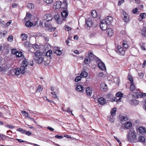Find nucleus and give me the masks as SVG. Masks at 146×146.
Listing matches in <instances>:
<instances>
[{"label": "nucleus", "mask_w": 146, "mask_h": 146, "mask_svg": "<svg viewBox=\"0 0 146 146\" xmlns=\"http://www.w3.org/2000/svg\"><path fill=\"white\" fill-rule=\"evenodd\" d=\"M54 6H56V8L58 9L62 7L61 2L60 1H56L54 4Z\"/></svg>", "instance_id": "obj_18"}, {"label": "nucleus", "mask_w": 146, "mask_h": 146, "mask_svg": "<svg viewBox=\"0 0 146 146\" xmlns=\"http://www.w3.org/2000/svg\"><path fill=\"white\" fill-rule=\"evenodd\" d=\"M67 3L66 0H64L62 3L61 2V6L64 9H67Z\"/></svg>", "instance_id": "obj_17"}, {"label": "nucleus", "mask_w": 146, "mask_h": 146, "mask_svg": "<svg viewBox=\"0 0 146 146\" xmlns=\"http://www.w3.org/2000/svg\"><path fill=\"white\" fill-rule=\"evenodd\" d=\"M53 52L58 55H60L62 53L61 50L58 48H54L53 50Z\"/></svg>", "instance_id": "obj_19"}, {"label": "nucleus", "mask_w": 146, "mask_h": 146, "mask_svg": "<svg viewBox=\"0 0 146 146\" xmlns=\"http://www.w3.org/2000/svg\"><path fill=\"white\" fill-rule=\"evenodd\" d=\"M40 24L42 25L43 27H45L46 29H47V30L50 32L54 31L56 29L55 28L52 27L50 24L48 22L46 21V22H44L42 21V22H40Z\"/></svg>", "instance_id": "obj_3"}, {"label": "nucleus", "mask_w": 146, "mask_h": 146, "mask_svg": "<svg viewBox=\"0 0 146 146\" xmlns=\"http://www.w3.org/2000/svg\"><path fill=\"white\" fill-rule=\"evenodd\" d=\"M28 64V62L27 59H25L22 62V65L23 66L26 67L27 66Z\"/></svg>", "instance_id": "obj_36"}, {"label": "nucleus", "mask_w": 146, "mask_h": 146, "mask_svg": "<svg viewBox=\"0 0 146 146\" xmlns=\"http://www.w3.org/2000/svg\"><path fill=\"white\" fill-rule=\"evenodd\" d=\"M8 41L12 42L13 41V36L12 35H10L7 38Z\"/></svg>", "instance_id": "obj_43"}, {"label": "nucleus", "mask_w": 146, "mask_h": 146, "mask_svg": "<svg viewBox=\"0 0 146 146\" xmlns=\"http://www.w3.org/2000/svg\"><path fill=\"white\" fill-rule=\"evenodd\" d=\"M14 72L15 75L17 76L19 75L21 73L20 70V68H17L14 70Z\"/></svg>", "instance_id": "obj_39"}, {"label": "nucleus", "mask_w": 146, "mask_h": 146, "mask_svg": "<svg viewBox=\"0 0 146 146\" xmlns=\"http://www.w3.org/2000/svg\"><path fill=\"white\" fill-rule=\"evenodd\" d=\"M107 24L106 23V21L104 20H103L100 23V26L101 29L102 30L105 31L107 28Z\"/></svg>", "instance_id": "obj_4"}, {"label": "nucleus", "mask_w": 146, "mask_h": 146, "mask_svg": "<svg viewBox=\"0 0 146 146\" xmlns=\"http://www.w3.org/2000/svg\"><path fill=\"white\" fill-rule=\"evenodd\" d=\"M107 32L108 35L110 36H111L113 34V31L110 28L107 29Z\"/></svg>", "instance_id": "obj_20"}, {"label": "nucleus", "mask_w": 146, "mask_h": 146, "mask_svg": "<svg viewBox=\"0 0 146 146\" xmlns=\"http://www.w3.org/2000/svg\"><path fill=\"white\" fill-rule=\"evenodd\" d=\"M91 15L93 18H95L97 15L96 11L95 10H92V12Z\"/></svg>", "instance_id": "obj_37"}, {"label": "nucleus", "mask_w": 146, "mask_h": 146, "mask_svg": "<svg viewBox=\"0 0 146 146\" xmlns=\"http://www.w3.org/2000/svg\"><path fill=\"white\" fill-rule=\"evenodd\" d=\"M98 101L99 103L102 105L104 104H106V100L103 97H100L99 98Z\"/></svg>", "instance_id": "obj_12"}, {"label": "nucleus", "mask_w": 146, "mask_h": 146, "mask_svg": "<svg viewBox=\"0 0 146 146\" xmlns=\"http://www.w3.org/2000/svg\"><path fill=\"white\" fill-rule=\"evenodd\" d=\"M100 89L102 91H106L107 87V85L104 83H102L100 86Z\"/></svg>", "instance_id": "obj_14"}, {"label": "nucleus", "mask_w": 146, "mask_h": 146, "mask_svg": "<svg viewBox=\"0 0 146 146\" xmlns=\"http://www.w3.org/2000/svg\"><path fill=\"white\" fill-rule=\"evenodd\" d=\"M86 94L88 96H91L92 93V91L91 88L89 87H87L86 89Z\"/></svg>", "instance_id": "obj_13"}, {"label": "nucleus", "mask_w": 146, "mask_h": 146, "mask_svg": "<svg viewBox=\"0 0 146 146\" xmlns=\"http://www.w3.org/2000/svg\"><path fill=\"white\" fill-rule=\"evenodd\" d=\"M52 53V51L51 50H49L46 52L45 56V59L46 57H50Z\"/></svg>", "instance_id": "obj_26"}, {"label": "nucleus", "mask_w": 146, "mask_h": 146, "mask_svg": "<svg viewBox=\"0 0 146 146\" xmlns=\"http://www.w3.org/2000/svg\"><path fill=\"white\" fill-rule=\"evenodd\" d=\"M28 37L27 35L25 33H22L21 35V38L23 40H26Z\"/></svg>", "instance_id": "obj_21"}, {"label": "nucleus", "mask_w": 146, "mask_h": 146, "mask_svg": "<svg viewBox=\"0 0 146 146\" xmlns=\"http://www.w3.org/2000/svg\"><path fill=\"white\" fill-rule=\"evenodd\" d=\"M61 14L62 17L64 18H63V20H64V18L65 19V18L68 15V13L66 10L62 12Z\"/></svg>", "instance_id": "obj_22"}, {"label": "nucleus", "mask_w": 146, "mask_h": 146, "mask_svg": "<svg viewBox=\"0 0 146 146\" xmlns=\"http://www.w3.org/2000/svg\"><path fill=\"white\" fill-rule=\"evenodd\" d=\"M16 56L17 57H20L21 58L23 57V54L22 52H21L18 51L16 53Z\"/></svg>", "instance_id": "obj_23"}, {"label": "nucleus", "mask_w": 146, "mask_h": 146, "mask_svg": "<svg viewBox=\"0 0 146 146\" xmlns=\"http://www.w3.org/2000/svg\"><path fill=\"white\" fill-rule=\"evenodd\" d=\"M81 78H82L80 76H77L75 79V82H78L81 80Z\"/></svg>", "instance_id": "obj_52"}, {"label": "nucleus", "mask_w": 146, "mask_h": 146, "mask_svg": "<svg viewBox=\"0 0 146 146\" xmlns=\"http://www.w3.org/2000/svg\"><path fill=\"white\" fill-rule=\"evenodd\" d=\"M130 89L131 91H133L135 89V86L134 84V83H131V84L130 86Z\"/></svg>", "instance_id": "obj_31"}, {"label": "nucleus", "mask_w": 146, "mask_h": 146, "mask_svg": "<svg viewBox=\"0 0 146 146\" xmlns=\"http://www.w3.org/2000/svg\"><path fill=\"white\" fill-rule=\"evenodd\" d=\"M123 44L124 48L125 49L129 47L127 42L125 40H123Z\"/></svg>", "instance_id": "obj_35"}, {"label": "nucleus", "mask_w": 146, "mask_h": 146, "mask_svg": "<svg viewBox=\"0 0 146 146\" xmlns=\"http://www.w3.org/2000/svg\"><path fill=\"white\" fill-rule=\"evenodd\" d=\"M138 75L140 78H142L144 76L143 73L141 72H139L138 73Z\"/></svg>", "instance_id": "obj_55"}, {"label": "nucleus", "mask_w": 146, "mask_h": 146, "mask_svg": "<svg viewBox=\"0 0 146 146\" xmlns=\"http://www.w3.org/2000/svg\"><path fill=\"white\" fill-rule=\"evenodd\" d=\"M99 68L102 70L106 69V68L104 63L99 59V62L98 63Z\"/></svg>", "instance_id": "obj_9"}, {"label": "nucleus", "mask_w": 146, "mask_h": 146, "mask_svg": "<svg viewBox=\"0 0 146 146\" xmlns=\"http://www.w3.org/2000/svg\"><path fill=\"white\" fill-rule=\"evenodd\" d=\"M122 13L124 15L123 20L124 22H127L129 21V19L128 15L125 11H123Z\"/></svg>", "instance_id": "obj_11"}, {"label": "nucleus", "mask_w": 146, "mask_h": 146, "mask_svg": "<svg viewBox=\"0 0 146 146\" xmlns=\"http://www.w3.org/2000/svg\"><path fill=\"white\" fill-rule=\"evenodd\" d=\"M46 3L50 4L52 3L53 0H43Z\"/></svg>", "instance_id": "obj_54"}, {"label": "nucleus", "mask_w": 146, "mask_h": 146, "mask_svg": "<svg viewBox=\"0 0 146 146\" xmlns=\"http://www.w3.org/2000/svg\"><path fill=\"white\" fill-rule=\"evenodd\" d=\"M18 50L15 49H11V52L12 54H16V53H17Z\"/></svg>", "instance_id": "obj_48"}, {"label": "nucleus", "mask_w": 146, "mask_h": 146, "mask_svg": "<svg viewBox=\"0 0 146 146\" xmlns=\"http://www.w3.org/2000/svg\"><path fill=\"white\" fill-rule=\"evenodd\" d=\"M139 131L140 133H142L145 132V129L143 127H141L139 128Z\"/></svg>", "instance_id": "obj_33"}, {"label": "nucleus", "mask_w": 146, "mask_h": 146, "mask_svg": "<svg viewBox=\"0 0 146 146\" xmlns=\"http://www.w3.org/2000/svg\"><path fill=\"white\" fill-rule=\"evenodd\" d=\"M116 111V108H114L112 109L111 111V115L113 116H114L115 114V112Z\"/></svg>", "instance_id": "obj_34"}, {"label": "nucleus", "mask_w": 146, "mask_h": 146, "mask_svg": "<svg viewBox=\"0 0 146 146\" xmlns=\"http://www.w3.org/2000/svg\"><path fill=\"white\" fill-rule=\"evenodd\" d=\"M117 53L123 56L125 54V51L123 50V48L120 45H118L117 46Z\"/></svg>", "instance_id": "obj_7"}, {"label": "nucleus", "mask_w": 146, "mask_h": 146, "mask_svg": "<svg viewBox=\"0 0 146 146\" xmlns=\"http://www.w3.org/2000/svg\"><path fill=\"white\" fill-rule=\"evenodd\" d=\"M51 94L53 95V98H57L56 94L55 92H51Z\"/></svg>", "instance_id": "obj_59"}, {"label": "nucleus", "mask_w": 146, "mask_h": 146, "mask_svg": "<svg viewBox=\"0 0 146 146\" xmlns=\"http://www.w3.org/2000/svg\"><path fill=\"white\" fill-rule=\"evenodd\" d=\"M131 102L134 105H136L138 104L139 101L136 100H133Z\"/></svg>", "instance_id": "obj_50"}, {"label": "nucleus", "mask_w": 146, "mask_h": 146, "mask_svg": "<svg viewBox=\"0 0 146 146\" xmlns=\"http://www.w3.org/2000/svg\"><path fill=\"white\" fill-rule=\"evenodd\" d=\"M32 17V15L31 14H30L28 13H27L26 17L25 18V19H27L28 18H31Z\"/></svg>", "instance_id": "obj_46"}, {"label": "nucleus", "mask_w": 146, "mask_h": 146, "mask_svg": "<svg viewBox=\"0 0 146 146\" xmlns=\"http://www.w3.org/2000/svg\"><path fill=\"white\" fill-rule=\"evenodd\" d=\"M91 60L90 58L87 57L84 61V63L86 64H89L90 63Z\"/></svg>", "instance_id": "obj_38"}, {"label": "nucleus", "mask_w": 146, "mask_h": 146, "mask_svg": "<svg viewBox=\"0 0 146 146\" xmlns=\"http://www.w3.org/2000/svg\"><path fill=\"white\" fill-rule=\"evenodd\" d=\"M42 90V88L40 86H38V89H37L36 92H40V91Z\"/></svg>", "instance_id": "obj_64"}, {"label": "nucleus", "mask_w": 146, "mask_h": 146, "mask_svg": "<svg viewBox=\"0 0 146 146\" xmlns=\"http://www.w3.org/2000/svg\"><path fill=\"white\" fill-rule=\"evenodd\" d=\"M34 59L35 61L39 64L42 63L43 62H45V65H48L50 63V61L46 60L45 59V54L39 50H37L33 56Z\"/></svg>", "instance_id": "obj_1"}, {"label": "nucleus", "mask_w": 146, "mask_h": 146, "mask_svg": "<svg viewBox=\"0 0 146 146\" xmlns=\"http://www.w3.org/2000/svg\"><path fill=\"white\" fill-rule=\"evenodd\" d=\"M52 18V17L50 14H48L44 15L43 17V19L44 21L48 22L51 20Z\"/></svg>", "instance_id": "obj_5"}, {"label": "nucleus", "mask_w": 146, "mask_h": 146, "mask_svg": "<svg viewBox=\"0 0 146 146\" xmlns=\"http://www.w3.org/2000/svg\"><path fill=\"white\" fill-rule=\"evenodd\" d=\"M127 136L129 141L133 140L136 138L135 131L133 129H130Z\"/></svg>", "instance_id": "obj_2"}, {"label": "nucleus", "mask_w": 146, "mask_h": 146, "mask_svg": "<svg viewBox=\"0 0 146 146\" xmlns=\"http://www.w3.org/2000/svg\"><path fill=\"white\" fill-rule=\"evenodd\" d=\"M140 16L142 19H144L146 17V13H142L140 15Z\"/></svg>", "instance_id": "obj_53"}, {"label": "nucleus", "mask_w": 146, "mask_h": 146, "mask_svg": "<svg viewBox=\"0 0 146 146\" xmlns=\"http://www.w3.org/2000/svg\"><path fill=\"white\" fill-rule=\"evenodd\" d=\"M88 75V73L85 71H82L80 74V76L82 77H86Z\"/></svg>", "instance_id": "obj_32"}, {"label": "nucleus", "mask_w": 146, "mask_h": 146, "mask_svg": "<svg viewBox=\"0 0 146 146\" xmlns=\"http://www.w3.org/2000/svg\"><path fill=\"white\" fill-rule=\"evenodd\" d=\"M127 120V117L125 116H123L121 117V121L124 122Z\"/></svg>", "instance_id": "obj_49"}, {"label": "nucleus", "mask_w": 146, "mask_h": 146, "mask_svg": "<svg viewBox=\"0 0 146 146\" xmlns=\"http://www.w3.org/2000/svg\"><path fill=\"white\" fill-rule=\"evenodd\" d=\"M27 7L29 9H32L34 7V6L31 3H29L27 4Z\"/></svg>", "instance_id": "obj_51"}, {"label": "nucleus", "mask_w": 146, "mask_h": 146, "mask_svg": "<svg viewBox=\"0 0 146 146\" xmlns=\"http://www.w3.org/2000/svg\"><path fill=\"white\" fill-rule=\"evenodd\" d=\"M127 79L130 81L131 83L133 82V78L131 75H128L127 76Z\"/></svg>", "instance_id": "obj_42"}, {"label": "nucleus", "mask_w": 146, "mask_h": 146, "mask_svg": "<svg viewBox=\"0 0 146 146\" xmlns=\"http://www.w3.org/2000/svg\"><path fill=\"white\" fill-rule=\"evenodd\" d=\"M88 55V56L87 57L90 58L92 60L96 57L94 54H93L92 52L91 51H89Z\"/></svg>", "instance_id": "obj_15"}, {"label": "nucleus", "mask_w": 146, "mask_h": 146, "mask_svg": "<svg viewBox=\"0 0 146 146\" xmlns=\"http://www.w3.org/2000/svg\"><path fill=\"white\" fill-rule=\"evenodd\" d=\"M124 1V0H119L118 2V5L120 6Z\"/></svg>", "instance_id": "obj_60"}, {"label": "nucleus", "mask_w": 146, "mask_h": 146, "mask_svg": "<svg viewBox=\"0 0 146 146\" xmlns=\"http://www.w3.org/2000/svg\"><path fill=\"white\" fill-rule=\"evenodd\" d=\"M83 88L84 87L82 86L78 85L76 87V90L78 92H83L84 91Z\"/></svg>", "instance_id": "obj_16"}, {"label": "nucleus", "mask_w": 146, "mask_h": 146, "mask_svg": "<svg viewBox=\"0 0 146 146\" xmlns=\"http://www.w3.org/2000/svg\"><path fill=\"white\" fill-rule=\"evenodd\" d=\"M86 24L88 27H90L92 26V27H95L97 26L96 23H92L91 20L90 19H89L87 21H86Z\"/></svg>", "instance_id": "obj_6"}, {"label": "nucleus", "mask_w": 146, "mask_h": 146, "mask_svg": "<svg viewBox=\"0 0 146 146\" xmlns=\"http://www.w3.org/2000/svg\"><path fill=\"white\" fill-rule=\"evenodd\" d=\"M141 34L142 37H146V28H143L141 31Z\"/></svg>", "instance_id": "obj_25"}, {"label": "nucleus", "mask_w": 146, "mask_h": 146, "mask_svg": "<svg viewBox=\"0 0 146 146\" xmlns=\"http://www.w3.org/2000/svg\"><path fill=\"white\" fill-rule=\"evenodd\" d=\"M113 20V18L111 17V16H108L104 20L106 21V23L108 25H110L112 22Z\"/></svg>", "instance_id": "obj_10"}, {"label": "nucleus", "mask_w": 146, "mask_h": 146, "mask_svg": "<svg viewBox=\"0 0 146 146\" xmlns=\"http://www.w3.org/2000/svg\"><path fill=\"white\" fill-rule=\"evenodd\" d=\"M31 44L29 41H27L25 42L24 46L27 47H29L31 46Z\"/></svg>", "instance_id": "obj_44"}, {"label": "nucleus", "mask_w": 146, "mask_h": 146, "mask_svg": "<svg viewBox=\"0 0 146 146\" xmlns=\"http://www.w3.org/2000/svg\"><path fill=\"white\" fill-rule=\"evenodd\" d=\"M54 19L58 23H62L61 21H60V19L59 18V15H54Z\"/></svg>", "instance_id": "obj_29"}, {"label": "nucleus", "mask_w": 146, "mask_h": 146, "mask_svg": "<svg viewBox=\"0 0 146 146\" xmlns=\"http://www.w3.org/2000/svg\"><path fill=\"white\" fill-rule=\"evenodd\" d=\"M135 95L137 98H143L146 96V93H142L140 92H136L134 95L135 96Z\"/></svg>", "instance_id": "obj_8"}, {"label": "nucleus", "mask_w": 146, "mask_h": 146, "mask_svg": "<svg viewBox=\"0 0 146 146\" xmlns=\"http://www.w3.org/2000/svg\"><path fill=\"white\" fill-rule=\"evenodd\" d=\"M145 44L144 43H143L141 45V48L142 50H146L145 47Z\"/></svg>", "instance_id": "obj_56"}, {"label": "nucleus", "mask_w": 146, "mask_h": 146, "mask_svg": "<svg viewBox=\"0 0 146 146\" xmlns=\"http://www.w3.org/2000/svg\"><path fill=\"white\" fill-rule=\"evenodd\" d=\"M25 67L24 66H21L20 68V70L21 72L23 74H24L26 72Z\"/></svg>", "instance_id": "obj_30"}, {"label": "nucleus", "mask_w": 146, "mask_h": 146, "mask_svg": "<svg viewBox=\"0 0 146 146\" xmlns=\"http://www.w3.org/2000/svg\"><path fill=\"white\" fill-rule=\"evenodd\" d=\"M1 25L3 27H6V23L3 21L0 22Z\"/></svg>", "instance_id": "obj_58"}, {"label": "nucleus", "mask_w": 146, "mask_h": 146, "mask_svg": "<svg viewBox=\"0 0 146 146\" xmlns=\"http://www.w3.org/2000/svg\"><path fill=\"white\" fill-rule=\"evenodd\" d=\"M132 125L131 123L129 122H127L125 125V128L127 129H129L131 127Z\"/></svg>", "instance_id": "obj_24"}, {"label": "nucleus", "mask_w": 146, "mask_h": 146, "mask_svg": "<svg viewBox=\"0 0 146 146\" xmlns=\"http://www.w3.org/2000/svg\"><path fill=\"white\" fill-rule=\"evenodd\" d=\"M114 139L118 142L120 145H121V141L117 138V137L114 136Z\"/></svg>", "instance_id": "obj_61"}, {"label": "nucleus", "mask_w": 146, "mask_h": 146, "mask_svg": "<svg viewBox=\"0 0 146 146\" xmlns=\"http://www.w3.org/2000/svg\"><path fill=\"white\" fill-rule=\"evenodd\" d=\"M33 23L30 21H27L25 23V25L26 27H30L33 25Z\"/></svg>", "instance_id": "obj_27"}, {"label": "nucleus", "mask_w": 146, "mask_h": 146, "mask_svg": "<svg viewBox=\"0 0 146 146\" xmlns=\"http://www.w3.org/2000/svg\"><path fill=\"white\" fill-rule=\"evenodd\" d=\"M65 29L66 31H69L71 30V29L70 27L67 26H65Z\"/></svg>", "instance_id": "obj_63"}, {"label": "nucleus", "mask_w": 146, "mask_h": 146, "mask_svg": "<svg viewBox=\"0 0 146 146\" xmlns=\"http://www.w3.org/2000/svg\"><path fill=\"white\" fill-rule=\"evenodd\" d=\"M21 113L25 116V117H28L29 118L28 113H27L25 111H21Z\"/></svg>", "instance_id": "obj_40"}, {"label": "nucleus", "mask_w": 146, "mask_h": 146, "mask_svg": "<svg viewBox=\"0 0 146 146\" xmlns=\"http://www.w3.org/2000/svg\"><path fill=\"white\" fill-rule=\"evenodd\" d=\"M17 131L20 132L22 133H25V130L23 129L22 128H19L17 129Z\"/></svg>", "instance_id": "obj_45"}, {"label": "nucleus", "mask_w": 146, "mask_h": 146, "mask_svg": "<svg viewBox=\"0 0 146 146\" xmlns=\"http://www.w3.org/2000/svg\"><path fill=\"white\" fill-rule=\"evenodd\" d=\"M33 47L35 49H37L38 47V46L37 44H34L33 45Z\"/></svg>", "instance_id": "obj_62"}, {"label": "nucleus", "mask_w": 146, "mask_h": 146, "mask_svg": "<svg viewBox=\"0 0 146 146\" xmlns=\"http://www.w3.org/2000/svg\"><path fill=\"white\" fill-rule=\"evenodd\" d=\"M123 95V94L120 92H119L116 94V97H121Z\"/></svg>", "instance_id": "obj_47"}, {"label": "nucleus", "mask_w": 146, "mask_h": 146, "mask_svg": "<svg viewBox=\"0 0 146 146\" xmlns=\"http://www.w3.org/2000/svg\"><path fill=\"white\" fill-rule=\"evenodd\" d=\"M31 132L30 131H25V134L28 136L30 135L31 134Z\"/></svg>", "instance_id": "obj_57"}, {"label": "nucleus", "mask_w": 146, "mask_h": 146, "mask_svg": "<svg viewBox=\"0 0 146 146\" xmlns=\"http://www.w3.org/2000/svg\"><path fill=\"white\" fill-rule=\"evenodd\" d=\"M9 68L8 67H3L0 66V72L5 71L8 69Z\"/></svg>", "instance_id": "obj_41"}, {"label": "nucleus", "mask_w": 146, "mask_h": 146, "mask_svg": "<svg viewBox=\"0 0 146 146\" xmlns=\"http://www.w3.org/2000/svg\"><path fill=\"white\" fill-rule=\"evenodd\" d=\"M138 141H139L143 143L145 142V138L143 136H140L138 138Z\"/></svg>", "instance_id": "obj_28"}]
</instances>
